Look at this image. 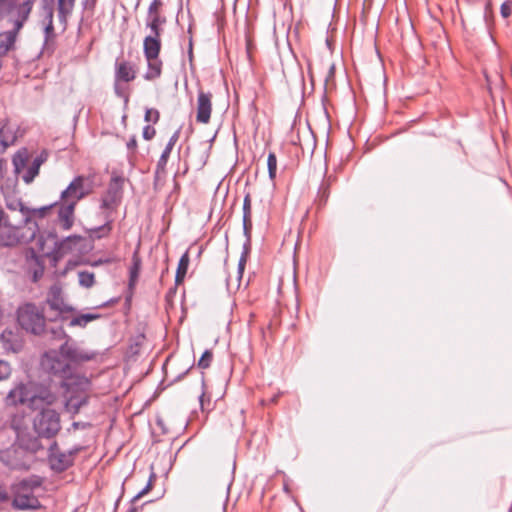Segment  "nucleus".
<instances>
[{"instance_id": "1", "label": "nucleus", "mask_w": 512, "mask_h": 512, "mask_svg": "<svg viewBox=\"0 0 512 512\" xmlns=\"http://www.w3.org/2000/svg\"><path fill=\"white\" fill-rule=\"evenodd\" d=\"M32 229L29 225L19 223L18 220L13 219L12 215H7L0 209V245L5 247L14 246L19 242L30 243L36 241L38 250L45 254L62 255L71 250V244H77L82 240L79 235H70L62 240H58L56 233L48 232L46 236L38 232L35 239H28Z\"/></svg>"}, {"instance_id": "2", "label": "nucleus", "mask_w": 512, "mask_h": 512, "mask_svg": "<svg viewBox=\"0 0 512 512\" xmlns=\"http://www.w3.org/2000/svg\"><path fill=\"white\" fill-rule=\"evenodd\" d=\"M42 367L48 373L62 379L61 386L70 389L72 385L87 387L89 380L83 376L74 377L73 366L59 353L58 350L46 352L42 359Z\"/></svg>"}, {"instance_id": "3", "label": "nucleus", "mask_w": 512, "mask_h": 512, "mask_svg": "<svg viewBox=\"0 0 512 512\" xmlns=\"http://www.w3.org/2000/svg\"><path fill=\"white\" fill-rule=\"evenodd\" d=\"M43 478L31 475L15 483L11 488L12 507L16 510H37L41 507L35 491L41 488Z\"/></svg>"}, {"instance_id": "4", "label": "nucleus", "mask_w": 512, "mask_h": 512, "mask_svg": "<svg viewBox=\"0 0 512 512\" xmlns=\"http://www.w3.org/2000/svg\"><path fill=\"white\" fill-rule=\"evenodd\" d=\"M34 0H10L0 4V20H6L16 31H21L28 21Z\"/></svg>"}, {"instance_id": "5", "label": "nucleus", "mask_w": 512, "mask_h": 512, "mask_svg": "<svg viewBox=\"0 0 512 512\" xmlns=\"http://www.w3.org/2000/svg\"><path fill=\"white\" fill-rule=\"evenodd\" d=\"M46 320L45 310L34 303H25L17 309L18 324L31 334L41 335L45 331Z\"/></svg>"}, {"instance_id": "6", "label": "nucleus", "mask_w": 512, "mask_h": 512, "mask_svg": "<svg viewBox=\"0 0 512 512\" xmlns=\"http://www.w3.org/2000/svg\"><path fill=\"white\" fill-rule=\"evenodd\" d=\"M33 429L39 438L53 439L61 430V418L55 409H41L33 419Z\"/></svg>"}, {"instance_id": "7", "label": "nucleus", "mask_w": 512, "mask_h": 512, "mask_svg": "<svg viewBox=\"0 0 512 512\" xmlns=\"http://www.w3.org/2000/svg\"><path fill=\"white\" fill-rule=\"evenodd\" d=\"M124 178L113 175L108 184L107 190L101 197L100 207L109 212L115 211L120 205L123 197Z\"/></svg>"}, {"instance_id": "8", "label": "nucleus", "mask_w": 512, "mask_h": 512, "mask_svg": "<svg viewBox=\"0 0 512 512\" xmlns=\"http://www.w3.org/2000/svg\"><path fill=\"white\" fill-rule=\"evenodd\" d=\"M7 208L11 210V214L13 219H16L17 213L20 214V218L18 219L19 223H23L24 225H29V229H32L29 235H26L28 239H35L38 232L39 227L37 222L31 217V210L27 208L21 200H12L7 202Z\"/></svg>"}, {"instance_id": "9", "label": "nucleus", "mask_w": 512, "mask_h": 512, "mask_svg": "<svg viewBox=\"0 0 512 512\" xmlns=\"http://www.w3.org/2000/svg\"><path fill=\"white\" fill-rule=\"evenodd\" d=\"M33 386L32 383H19L9 391L6 404L11 406L27 405L32 410Z\"/></svg>"}, {"instance_id": "10", "label": "nucleus", "mask_w": 512, "mask_h": 512, "mask_svg": "<svg viewBox=\"0 0 512 512\" xmlns=\"http://www.w3.org/2000/svg\"><path fill=\"white\" fill-rule=\"evenodd\" d=\"M46 304L51 313L47 312V318L50 321H56L58 317L70 308L66 306L62 297V289L58 285H52L48 291Z\"/></svg>"}, {"instance_id": "11", "label": "nucleus", "mask_w": 512, "mask_h": 512, "mask_svg": "<svg viewBox=\"0 0 512 512\" xmlns=\"http://www.w3.org/2000/svg\"><path fill=\"white\" fill-rule=\"evenodd\" d=\"M91 191L88 185V179L84 176L75 177L65 190L61 192V199L68 201H75V204L80 199L84 198Z\"/></svg>"}, {"instance_id": "12", "label": "nucleus", "mask_w": 512, "mask_h": 512, "mask_svg": "<svg viewBox=\"0 0 512 512\" xmlns=\"http://www.w3.org/2000/svg\"><path fill=\"white\" fill-rule=\"evenodd\" d=\"M57 401V395L49 388L33 386L32 410L50 409L49 406Z\"/></svg>"}, {"instance_id": "13", "label": "nucleus", "mask_w": 512, "mask_h": 512, "mask_svg": "<svg viewBox=\"0 0 512 512\" xmlns=\"http://www.w3.org/2000/svg\"><path fill=\"white\" fill-rule=\"evenodd\" d=\"M212 112V94L210 92L198 91L197 97V115L196 120L199 123L209 122Z\"/></svg>"}, {"instance_id": "14", "label": "nucleus", "mask_w": 512, "mask_h": 512, "mask_svg": "<svg viewBox=\"0 0 512 512\" xmlns=\"http://www.w3.org/2000/svg\"><path fill=\"white\" fill-rule=\"evenodd\" d=\"M58 351L71 365L72 363L89 361L93 358L92 354L80 351L76 346L70 345L68 342L62 344Z\"/></svg>"}, {"instance_id": "15", "label": "nucleus", "mask_w": 512, "mask_h": 512, "mask_svg": "<svg viewBox=\"0 0 512 512\" xmlns=\"http://www.w3.org/2000/svg\"><path fill=\"white\" fill-rule=\"evenodd\" d=\"M75 451L51 453L49 455V462L52 470L63 472L73 464V456Z\"/></svg>"}, {"instance_id": "16", "label": "nucleus", "mask_w": 512, "mask_h": 512, "mask_svg": "<svg viewBox=\"0 0 512 512\" xmlns=\"http://www.w3.org/2000/svg\"><path fill=\"white\" fill-rule=\"evenodd\" d=\"M19 32L14 28L0 32V58L7 56L9 52L16 49Z\"/></svg>"}, {"instance_id": "17", "label": "nucleus", "mask_w": 512, "mask_h": 512, "mask_svg": "<svg viewBox=\"0 0 512 512\" xmlns=\"http://www.w3.org/2000/svg\"><path fill=\"white\" fill-rule=\"evenodd\" d=\"M0 341L6 351L18 352L22 348V340L17 331L5 329L0 335Z\"/></svg>"}, {"instance_id": "18", "label": "nucleus", "mask_w": 512, "mask_h": 512, "mask_svg": "<svg viewBox=\"0 0 512 512\" xmlns=\"http://www.w3.org/2000/svg\"><path fill=\"white\" fill-rule=\"evenodd\" d=\"M75 201H67L58 209V221L63 230H69L74 223Z\"/></svg>"}, {"instance_id": "19", "label": "nucleus", "mask_w": 512, "mask_h": 512, "mask_svg": "<svg viewBox=\"0 0 512 512\" xmlns=\"http://www.w3.org/2000/svg\"><path fill=\"white\" fill-rule=\"evenodd\" d=\"M17 139L14 127L9 125L8 120L0 121V154L13 145Z\"/></svg>"}, {"instance_id": "20", "label": "nucleus", "mask_w": 512, "mask_h": 512, "mask_svg": "<svg viewBox=\"0 0 512 512\" xmlns=\"http://www.w3.org/2000/svg\"><path fill=\"white\" fill-rule=\"evenodd\" d=\"M136 72L133 65L127 61L116 62L115 64V81L116 82H131L135 79Z\"/></svg>"}, {"instance_id": "21", "label": "nucleus", "mask_w": 512, "mask_h": 512, "mask_svg": "<svg viewBox=\"0 0 512 512\" xmlns=\"http://www.w3.org/2000/svg\"><path fill=\"white\" fill-rule=\"evenodd\" d=\"M179 138V131H176L169 139L168 143L166 144L165 149L163 150L157 165L155 174L158 176L160 174L165 173L166 165L168 163L169 156L171 154V151L176 144L177 140Z\"/></svg>"}, {"instance_id": "22", "label": "nucleus", "mask_w": 512, "mask_h": 512, "mask_svg": "<svg viewBox=\"0 0 512 512\" xmlns=\"http://www.w3.org/2000/svg\"><path fill=\"white\" fill-rule=\"evenodd\" d=\"M161 49L160 37L146 36L143 41V53L146 60L157 58Z\"/></svg>"}, {"instance_id": "23", "label": "nucleus", "mask_w": 512, "mask_h": 512, "mask_svg": "<svg viewBox=\"0 0 512 512\" xmlns=\"http://www.w3.org/2000/svg\"><path fill=\"white\" fill-rule=\"evenodd\" d=\"M47 155L45 152H42L40 155L36 156L31 165L27 167L25 172L22 175V179L26 184H30L35 177L39 174V169L41 165L46 161Z\"/></svg>"}, {"instance_id": "24", "label": "nucleus", "mask_w": 512, "mask_h": 512, "mask_svg": "<svg viewBox=\"0 0 512 512\" xmlns=\"http://www.w3.org/2000/svg\"><path fill=\"white\" fill-rule=\"evenodd\" d=\"M76 0H58L57 11L59 22L65 27L71 16Z\"/></svg>"}, {"instance_id": "25", "label": "nucleus", "mask_w": 512, "mask_h": 512, "mask_svg": "<svg viewBox=\"0 0 512 512\" xmlns=\"http://www.w3.org/2000/svg\"><path fill=\"white\" fill-rule=\"evenodd\" d=\"M17 454L18 450L16 448H9L5 451H1L0 459L10 469H22L24 465L20 460L15 458Z\"/></svg>"}, {"instance_id": "26", "label": "nucleus", "mask_w": 512, "mask_h": 512, "mask_svg": "<svg viewBox=\"0 0 512 512\" xmlns=\"http://www.w3.org/2000/svg\"><path fill=\"white\" fill-rule=\"evenodd\" d=\"M141 265H142V260L138 254V251H134L133 255H132V263H131V266L129 268V288L130 289H133L136 285V282L138 280V277H139V273H140V270H141Z\"/></svg>"}, {"instance_id": "27", "label": "nucleus", "mask_w": 512, "mask_h": 512, "mask_svg": "<svg viewBox=\"0 0 512 512\" xmlns=\"http://www.w3.org/2000/svg\"><path fill=\"white\" fill-rule=\"evenodd\" d=\"M148 69L144 75V78L146 80H154L160 77L161 71H162V61L159 59V56L157 58H151L150 60H147Z\"/></svg>"}, {"instance_id": "28", "label": "nucleus", "mask_w": 512, "mask_h": 512, "mask_svg": "<svg viewBox=\"0 0 512 512\" xmlns=\"http://www.w3.org/2000/svg\"><path fill=\"white\" fill-rule=\"evenodd\" d=\"M112 230V220L109 219V215H107L106 222L98 227L92 228L89 230V236L93 239H101L110 234Z\"/></svg>"}, {"instance_id": "29", "label": "nucleus", "mask_w": 512, "mask_h": 512, "mask_svg": "<svg viewBox=\"0 0 512 512\" xmlns=\"http://www.w3.org/2000/svg\"><path fill=\"white\" fill-rule=\"evenodd\" d=\"M165 23V18H161L159 14H155L148 17L147 27L150 29L151 34L149 36L160 37L161 36V25Z\"/></svg>"}, {"instance_id": "30", "label": "nucleus", "mask_w": 512, "mask_h": 512, "mask_svg": "<svg viewBox=\"0 0 512 512\" xmlns=\"http://www.w3.org/2000/svg\"><path fill=\"white\" fill-rule=\"evenodd\" d=\"M45 20H47V23L44 27V43L48 45V42L55 37L52 8L46 10Z\"/></svg>"}, {"instance_id": "31", "label": "nucleus", "mask_w": 512, "mask_h": 512, "mask_svg": "<svg viewBox=\"0 0 512 512\" xmlns=\"http://www.w3.org/2000/svg\"><path fill=\"white\" fill-rule=\"evenodd\" d=\"M28 161V153L24 149L22 151H18L12 159V163L14 166V170L17 174H20L27 166Z\"/></svg>"}, {"instance_id": "32", "label": "nucleus", "mask_w": 512, "mask_h": 512, "mask_svg": "<svg viewBox=\"0 0 512 512\" xmlns=\"http://www.w3.org/2000/svg\"><path fill=\"white\" fill-rule=\"evenodd\" d=\"M99 317H100L99 314H93V313L81 314L76 317H73L69 322V326L85 327L89 322H91Z\"/></svg>"}, {"instance_id": "33", "label": "nucleus", "mask_w": 512, "mask_h": 512, "mask_svg": "<svg viewBox=\"0 0 512 512\" xmlns=\"http://www.w3.org/2000/svg\"><path fill=\"white\" fill-rule=\"evenodd\" d=\"M79 284L82 287L90 288L94 285V274L88 271H80L78 273Z\"/></svg>"}, {"instance_id": "34", "label": "nucleus", "mask_w": 512, "mask_h": 512, "mask_svg": "<svg viewBox=\"0 0 512 512\" xmlns=\"http://www.w3.org/2000/svg\"><path fill=\"white\" fill-rule=\"evenodd\" d=\"M267 168H268V175L270 180H274L276 178V172H277V158L275 153L270 152L268 154L267 158Z\"/></svg>"}, {"instance_id": "35", "label": "nucleus", "mask_w": 512, "mask_h": 512, "mask_svg": "<svg viewBox=\"0 0 512 512\" xmlns=\"http://www.w3.org/2000/svg\"><path fill=\"white\" fill-rule=\"evenodd\" d=\"M155 479H156V474L152 471L149 476L146 486L132 498L131 502L134 503L137 500H139L141 497H143L145 494H147L152 489L153 482Z\"/></svg>"}, {"instance_id": "36", "label": "nucleus", "mask_w": 512, "mask_h": 512, "mask_svg": "<svg viewBox=\"0 0 512 512\" xmlns=\"http://www.w3.org/2000/svg\"><path fill=\"white\" fill-rule=\"evenodd\" d=\"M87 403H88V398L86 396L81 397V398L71 397L68 400L67 405L70 406L71 410H73L74 412H78L79 409L81 407L85 406Z\"/></svg>"}, {"instance_id": "37", "label": "nucleus", "mask_w": 512, "mask_h": 512, "mask_svg": "<svg viewBox=\"0 0 512 512\" xmlns=\"http://www.w3.org/2000/svg\"><path fill=\"white\" fill-rule=\"evenodd\" d=\"M189 261H190L189 254H188V251H186L179 259L177 272L186 275L188 266H189Z\"/></svg>"}, {"instance_id": "38", "label": "nucleus", "mask_w": 512, "mask_h": 512, "mask_svg": "<svg viewBox=\"0 0 512 512\" xmlns=\"http://www.w3.org/2000/svg\"><path fill=\"white\" fill-rule=\"evenodd\" d=\"M213 354L210 350H205L198 361V367L206 369L210 366Z\"/></svg>"}, {"instance_id": "39", "label": "nucleus", "mask_w": 512, "mask_h": 512, "mask_svg": "<svg viewBox=\"0 0 512 512\" xmlns=\"http://www.w3.org/2000/svg\"><path fill=\"white\" fill-rule=\"evenodd\" d=\"M243 220H251V198L246 194L243 200Z\"/></svg>"}, {"instance_id": "40", "label": "nucleus", "mask_w": 512, "mask_h": 512, "mask_svg": "<svg viewBox=\"0 0 512 512\" xmlns=\"http://www.w3.org/2000/svg\"><path fill=\"white\" fill-rule=\"evenodd\" d=\"M11 374V366L8 362L0 360V381L6 380Z\"/></svg>"}, {"instance_id": "41", "label": "nucleus", "mask_w": 512, "mask_h": 512, "mask_svg": "<svg viewBox=\"0 0 512 512\" xmlns=\"http://www.w3.org/2000/svg\"><path fill=\"white\" fill-rule=\"evenodd\" d=\"M160 114L156 109H146L144 119L146 122L157 123L159 120Z\"/></svg>"}, {"instance_id": "42", "label": "nucleus", "mask_w": 512, "mask_h": 512, "mask_svg": "<svg viewBox=\"0 0 512 512\" xmlns=\"http://www.w3.org/2000/svg\"><path fill=\"white\" fill-rule=\"evenodd\" d=\"M500 13L503 18H508L512 13V2L508 0L502 3Z\"/></svg>"}, {"instance_id": "43", "label": "nucleus", "mask_w": 512, "mask_h": 512, "mask_svg": "<svg viewBox=\"0 0 512 512\" xmlns=\"http://www.w3.org/2000/svg\"><path fill=\"white\" fill-rule=\"evenodd\" d=\"M162 5L161 0H153L148 8V17L158 14V9Z\"/></svg>"}, {"instance_id": "44", "label": "nucleus", "mask_w": 512, "mask_h": 512, "mask_svg": "<svg viewBox=\"0 0 512 512\" xmlns=\"http://www.w3.org/2000/svg\"><path fill=\"white\" fill-rule=\"evenodd\" d=\"M155 134L156 130L152 126H144L142 136L145 140H151L155 136Z\"/></svg>"}, {"instance_id": "45", "label": "nucleus", "mask_w": 512, "mask_h": 512, "mask_svg": "<svg viewBox=\"0 0 512 512\" xmlns=\"http://www.w3.org/2000/svg\"><path fill=\"white\" fill-rule=\"evenodd\" d=\"M251 251V240L246 239L242 246V252L240 258L248 259Z\"/></svg>"}, {"instance_id": "46", "label": "nucleus", "mask_w": 512, "mask_h": 512, "mask_svg": "<svg viewBox=\"0 0 512 512\" xmlns=\"http://www.w3.org/2000/svg\"><path fill=\"white\" fill-rule=\"evenodd\" d=\"M114 91H115V94L118 97L123 98L126 102L128 101V95L125 93L124 89L120 85V82H116L115 81V83H114Z\"/></svg>"}, {"instance_id": "47", "label": "nucleus", "mask_w": 512, "mask_h": 512, "mask_svg": "<svg viewBox=\"0 0 512 512\" xmlns=\"http://www.w3.org/2000/svg\"><path fill=\"white\" fill-rule=\"evenodd\" d=\"M251 229H252V223L251 220H243V233L246 239L251 240Z\"/></svg>"}, {"instance_id": "48", "label": "nucleus", "mask_w": 512, "mask_h": 512, "mask_svg": "<svg viewBox=\"0 0 512 512\" xmlns=\"http://www.w3.org/2000/svg\"><path fill=\"white\" fill-rule=\"evenodd\" d=\"M246 262L247 260H245L244 258H239V261H238V277L239 279L242 278V275H243V272H244V269H245V265H246Z\"/></svg>"}, {"instance_id": "49", "label": "nucleus", "mask_w": 512, "mask_h": 512, "mask_svg": "<svg viewBox=\"0 0 512 512\" xmlns=\"http://www.w3.org/2000/svg\"><path fill=\"white\" fill-rule=\"evenodd\" d=\"M97 0H83L82 6L84 9L93 10L96 5Z\"/></svg>"}, {"instance_id": "50", "label": "nucleus", "mask_w": 512, "mask_h": 512, "mask_svg": "<svg viewBox=\"0 0 512 512\" xmlns=\"http://www.w3.org/2000/svg\"><path fill=\"white\" fill-rule=\"evenodd\" d=\"M137 147V140L135 137H132L131 139H129V141L127 142V148L128 150H135Z\"/></svg>"}, {"instance_id": "51", "label": "nucleus", "mask_w": 512, "mask_h": 512, "mask_svg": "<svg viewBox=\"0 0 512 512\" xmlns=\"http://www.w3.org/2000/svg\"><path fill=\"white\" fill-rule=\"evenodd\" d=\"M51 207H52V205H51V206H45V207H42V208H40V209H38V210H31V215H32L33 213H39L40 217H43V216L45 215V212H46L47 210H49Z\"/></svg>"}, {"instance_id": "52", "label": "nucleus", "mask_w": 512, "mask_h": 512, "mask_svg": "<svg viewBox=\"0 0 512 512\" xmlns=\"http://www.w3.org/2000/svg\"><path fill=\"white\" fill-rule=\"evenodd\" d=\"M28 449H31L32 451H36L38 450L39 448V442L38 440L35 438L32 440L31 444L29 446H27Z\"/></svg>"}, {"instance_id": "53", "label": "nucleus", "mask_w": 512, "mask_h": 512, "mask_svg": "<svg viewBox=\"0 0 512 512\" xmlns=\"http://www.w3.org/2000/svg\"><path fill=\"white\" fill-rule=\"evenodd\" d=\"M186 275L182 274V273H179L176 271V275H175V283L176 284H180L183 282L184 278H185Z\"/></svg>"}, {"instance_id": "54", "label": "nucleus", "mask_w": 512, "mask_h": 512, "mask_svg": "<svg viewBox=\"0 0 512 512\" xmlns=\"http://www.w3.org/2000/svg\"><path fill=\"white\" fill-rule=\"evenodd\" d=\"M190 368H188L185 372L179 374L174 380L173 382H176V381H179L181 380L188 372H189Z\"/></svg>"}, {"instance_id": "55", "label": "nucleus", "mask_w": 512, "mask_h": 512, "mask_svg": "<svg viewBox=\"0 0 512 512\" xmlns=\"http://www.w3.org/2000/svg\"><path fill=\"white\" fill-rule=\"evenodd\" d=\"M204 397H205V392L203 391L201 393V395L199 396V402H200V405L202 408L204 407Z\"/></svg>"}, {"instance_id": "56", "label": "nucleus", "mask_w": 512, "mask_h": 512, "mask_svg": "<svg viewBox=\"0 0 512 512\" xmlns=\"http://www.w3.org/2000/svg\"><path fill=\"white\" fill-rule=\"evenodd\" d=\"M189 57L191 58L192 57V42L190 41V44H189Z\"/></svg>"}, {"instance_id": "57", "label": "nucleus", "mask_w": 512, "mask_h": 512, "mask_svg": "<svg viewBox=\"0 0 512 512\" xmlns=\"http://www.w3.org/2000/svg\"><path fill=\"white\" fill-rule=\"evenodd\" d=\"M127 512H138L136 507H131Z\"/></svg>"}, {"instance_id": "58", "label": "nucleus", "mask_w": 512, "mask_h": 512, "mask_svg": "<svg viewBox=\"0 0 512 512\" xmlns=\"http://www.w3.org/2000/svg\"><path fill=\"white\" fill-rule=\"evenodd\" d=\"M56 447H57V443H56V442H54V443L51 445V447H50V451H52V450H53L54 448H56Z\"/></svg>"}, {"instance_id": "59", "label": "nucleus", "mask_w": 512, "mask_h": 512, "mask_svg": "<svg viewBox=\"0 0 512 512\" xmlns=\"http://www.w3.org/2000/svg\"><path fill=\"white\" fill-rule=\"evenodd\" d=\"M201 383H202V386L204 387L205 381H204V377L203 376L201 377Z\"/></svg>"}, {"instance_id": "60", "label": "nucleus", "mask_w": 512, "mask_h": 512, "mask_svg": "<svg viewBox=\"0 0 512 512\" xmlns=\"http://www.w3.org/2000/svg\"><path fill=\"white\" fill-rule=\"evenodd\" d=\"M10 0H0V4H3V3H6V2H9Z\"/></svg>"}, {"instance_id": "61", "label": "nucleus", "mask_w": 512, "mask_h": 512, "mask_svg": "<svg viewBox=\"0 0 512 512\" xmlns=\"http://www.w3.org/2000/svg\"><path fill=\"white\" fill-rule=\"evenodd\" d=\"M38 277V274L37 272L34 273V279L36 280V278Z\"/></svg>"}, {"instance_id": "62", "label": "nucleus", "mask_w": 512, "mask_h": 512, "mask_svg": "<svg viewBox=\"0 0 512 512\" xmlns=\"http://www.w3.org/2000/svg\"><path fill=\"white\" fill-rule=\"evenodd\" d=\"M77 119H78V115H75V116H74V121L76 122V121H77Z\"/></svg>"}]
</instances>
